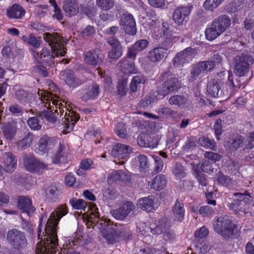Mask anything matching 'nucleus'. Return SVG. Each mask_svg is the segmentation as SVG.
<instances>
[{
  "mask_svg": "<svg viewBox=\"0 0 254 254\" xmlns=\"http://www.w3.org/2000/svg\"><path fill=\"white\" fill-rule=\"evenodd\" d=\"M67 212V207L63 204L59 205L51 214L45 228V232L47 237L43 242L37 244L36 254H56L58 245L57 235L58 222Z\"/></svg>",
  "mask_w": 254,
  "mask_h": 254,
  "instance_id": "obj_1",
  "label": "nucleus"
},
{
  "mask_svg": "<svg viewBox=\"0 0 254 254\" xmlns=\"http://www.w3.org/2000/svg\"><path fill=\"white\" fill-rule=\"evenodd\" d=\"M231 19L226 14L220 15L213 20L210 26L205 31L207 40L211 41L215 39L231 25Z\"/></svg>",
  "mask_w": 254,
  "mask_h": 254,
  "instance_id": "obj_2",
  "label": "nucleus"
},
{
  "mask_svg": "<svg viewBox=\"0 0 254 254\" xmlns=\"http://www.w3.org/2000/svg\"><path fill=\"white\" fill-rule=\"evenodd\" d=\"M233 195L237 197L231 203H229V208L240 215L246 214L250 211L253 205L250 193L244 192H235Z\"/></svg>",
  "mask_w": 254,
  "mask_h": 254,
  "instance_id": "obj_3",
  "label": "nucleus"
},
{
  "mask_svg": "<svg viewBox=\"0 0 254 254\" xmlns=\"http://www.w3.org/2000/svg\"><path fill=\"white\" fill-rule=\"evenodd\" d=\"M215 232L220 235L224 239L228 240L234 235L236 226L227 215H223L215 219L213 222Z\"/></svg>",
  "mask_w": 254,
  "mask_h": 254,
  "instance_id": "obj_4",
  "label": "nucleus"
},
{
  "mask_svg": "<svg viewBox=\"0 0 254 254\" xmlns=\"http://www.w3.org/2000/svg\"><path fill=\"white\" fill-rule=\"evenodd\" d=\"M164 81L158 87L157 92L159 95L165 96L170 93L177 92L181 87V82L174 74L169 72L163 74Z\"/></svg>",
  "mask_w": 254,
  "mask_h": 254,
  "instance_id": "obj_5",
  "label": "nucleus"
},
{
  "mask_svg": "<svg viewBox=\"0 0 254 254\" xmlns=\"http://www.w3.org/2000/svg\"><path fill=\"white\" fill-rule=\"evenodd\" d=\"M235 64L234 72L238 76H244L249 68L254 62L253 57L247 53L237 55L233 59Z\"/></svg>",
  "mask_w": 254,
  "mask_h": 254,
  "instance_id": "obj_6",
  "label": "nucleus"
},
{
  "mask_svg": "<svg viewBox=\"0 0 254 254\" xmlns=\"http://www.w3.org/2000/svg\"><path fill=\"white\" fill-rule=\"evenodd\" d=\"M44 40L49 43L52 48V51L57 56H64L66 52V48L62 47L61 36L58 33L53 34L45 33L43 34Z\"/></svg>",
  "mask_w": 254,
  "mask_h": 254,
  "instance_id": "obj_7",
  "label": "nucleus"
},
{
  "mask_svg": "<svg viewBox=\"0 0 254 254\" xmlns=\"http://www.w3.org/2000/svg\"><path fill=\"white\" fill-rule=\"evenodd\" d=\"M25 169L31 173L40 174L47 169V165L40 162L32 156L25 155L23 158Z\"/></svg>",
  "mask_w": 254,
  "mask_h": 254,
  "instance_id": "obj_8",
  "label": "nucleus"
},
{
  "mask_svg": "<svg viewBox=\"0 0 254 254\" xmlns=\"http://www.w3.org/2000/svg\"><path fill=\"white\" fill-rule=\"evenodd\" d=\"M83 56L85 63L89 65L96 67L100 66L103 63L104 56L99 49H93L85 52Z\"/></svg>",
  "mask_w": 254,
  "mask_h": 254,
  "instance_id": "obj_9",
  "label": "nucleus"
},
{
  "mask_svg": "<svg viewBox=\"0 0 254 254\" xmlns=\"http://www.w3.org/2000/svg\"><path fill=\"white\" fill-rule=\"evenodd\" d=\"M6 239L11 246L25 247L27 244L24 233L16 229H13L7 232Z\"/></svg>",
  "mask_w": 254,
  "mask_h": 254,
  "instance_id": "obj_10",
  "label": "nucleus"
},
{
  "mask_svg": "<svg viewBox=\"0 0 254 254\" xmlns=\"http://www.w3.org/2000/svg\"><path fill=\"white\" fill-rule=\"evenodd\" d=\"M196 55L195 49L188 47L178 53L173 59V64L176 66H182L188 63Z\"/></svg>",
  "mask_w": 254,
  "mask_h": 254,
  "instance_id": "obj_11",
  "label": "nucleus"
},
{
  "mask_svg": "<svg viewBox=\"0 0 254 254\" xmlns=\"http://www.w3.org/2000/svg\"><path fill=\"white\" fill-rule=\"evenodd\" d=\"M233 84V74L228 71V81L226 83L220 82L219 98L223 100L229 99L234 93Z\"/></svg>",
  "mask_w": 254,
  "mask_h": 254,
  "instance_id": "obj_12",
  "label": "nucleus"
},
{
  "mask_svg": "<svg viewBox=\"0 0 254 254\" xmlns=\"http://www.w3.org/2000/svg\"><path fill=\"white\" fill-rule=\"evenodd\" d=\"M120 24L123 27L126 33L134 35L136 33L135 20L132 15L128 13H124L120 21Z\"/></svg>",
  "mask_w": 254,
  "mask_h": 254,
  "instance_id": "obj_13",
  "label": "nucleus"
},
{
  "mask_svg": "<svg viewBox=\"0 0 254 254\" xmlns=\"http://www.w3.org/2000/svg\"><path fill=\"white\" fill-rule=\"evenodd\" d=\"M101 225L104 230L102 233L103 236L106 239L108 243L110 244H113L117 242V238L118 237L116 236L115 231V228L114 227V224L111 223L110 220L105 221L100 223Z\"/></svg>",
  "mask_w": 254,
  "mask_h": 254,
  "instance_id": "obj_14",
  "label": "nucleus"
},
{
  "mask_svg": "<svg viewBox=\"0 0 254 254\" xmlns=\"http://www.w3.org/2000/svg\"><path fill=\"white\" fill-rule=\"evenodd\" d=\"M107 41L111 47L108 52V57L112 60H118L123 54L122 47L120 42L112 37L108 38Z\"/></svg>",
  "mask_w": 254,
  "mask_h": 254,
  "instance_id": "obj_15",
  "label": "nucleus"
},
{
  "mask_svg": "<svg viewBox=\"0 0 254 254\" xmlns=\"http://www.w3.org/2000/svg\"><path fill=\"white\" fill-rule=\"evenodd\" d=\"M58 142L57 138L47 135H43L38 141V149L41 153H45L55 147Z\"/></svg>",
  "mask_w": 254,
  "mask_h": 254,
  "instance_id": "obj_16",
  "label": "nucleus"
},
{
  "mask_svg": "<svg viewBox=\"0 0 254 254\" xmlns=\"http://www.w3.org/2000/svg\"><path fill=\"white\" fill-rule=\"evenodd\" d=\"M1 159L3 170L7 173L13 172L17 164L15 156L10 152H5L2 155Z\"/></svg>",
  "mask_w": 254,
  "mask_h": 254,
  "instance_id": "obj_17",
  "label": "nucleus"
},
{
  "mask_svg": "<svg viewBox=\"0 0 254 254\" xmlns=\"http://www.w3.org/2000/svg\"><path fill=\"white\" fill-rule=\"evenodd\" d=\"M135 208V206L131 201H127L119 208L113 210V216L117 219L124 220L132 210Z\"/></svg>",
  "mask_w": 254,
  "mask_h": 254,
  "instance_id": "obj_18",
  "label": "nucleus"
},
{
  "mask_svg": "<svg viewBox=\"0 0 254 254\" xmlns=\"http://www.w3.org/2000/svg\"><path fill=\"white\" fill-rule=\"evenodd\" d=\"M132 150V148L129 145L118 143L114 146L111 154L115 158L126 159L131 152Z\"/></svg>",
  "mask_w": 254,
  "mask_h": 254,
  "instance_id": "obj_19",
  "label": "nucleus"
},
{
  "mask_svg": "<svg viewBox=\"0 0 254 254\" xmlns=\"http://www.w3.org/2000/svg\"><path fill=\"white\" fill-rule=\"evenodd\" d=\"M192 6L179 7L176 9L173 15V19L179 25H182L185 18L190 14Z\"/></svg>",
  "mask_w": 254,
  "mask_h": 254,
  "instance_id": "obj_20",
  "label": "nucleus"
},
{
  "mask_svg": "<svg viewBox=\"0 0 254 254\" xmlns=\"http://www.w3.org/2000/svg\"><path fill=\"white\" fill-rule=\"evenodd\" d=\"M3 135L6 139L12 140L16 133L17 123L13 120L2 124L1 127Z\"/></svg>",
  "mask_w": 254,
  "mask_h": 254,
  "instance_id": "obj_21",
  "label": "nucleus"
},
{
  "mask_svg": "<svg viewBox=\"0 0 254 254\" xmlns=\"http://www.w3.org/2000/svg\"><path fill=\"white\" fill-rule=\"evenodd\" d=\"M61 78L70 87L75 88L82 83L81 81L75 77L73 75V71L69 69H66L63 71Z\"/></svg>",
  "mask_w": 254,
  "mask_h": 254,
  "instance_id": "obj_22",
  "label": "nucleus"
},
{
  "mask_svg": "<svg viewBox=\"0 0 254 254\" xmlns=\"http://www.w3.org/2000/svg\"><path fill=\"white\" fill-rule=\"evenodd\" d=\"M17 207L29 215L33 213L35 209L32 205L31 200L28 197L23 195L18 197Z\"/></svg>",
  "mask_w": 254,
  "mask_h": 254,
  "instance_id": "obj_23",
  "label": "nucleus"
},
{
  "mask_svg": "<svg viewBox=\"0 0 254 254\" xmlns=\"http://www.w3.org/2000/svg\"><path fill=\"white\" fill-rule=\"evenodd\" d=\"M244 140L245 138L240 134L234 135L227 143V150L232 153L245 146Z\"/></svg>",
  "mask_w": 254,
  "mask_h": 254,
  "instance_id": "obj_24",
  "label": "nucleus"
},
{
  "mask_svg": "<svg viewBox=\"0 0 254 254\" xmlns=\"http://www.w3.org/2000/svg\"><path fill=\"white\" fill-rule=\"evenodd\" d=\"M168 50V47L164 46L155 48L149 52L148 58L152 62H160L164 59Z\"/></svg>",
  "mask_w": 254,
  "mask_h": 254,
  "instance_id": "obj_25",
  "label": "nucleus"
},
{
  "mask_svg": "<svg viewBox=\"0 0 254 254\" xmlns=\"http://www.w3.org/2000/svg\"><path fill=\"white\" fill-rule=\"evenodd\" d=\"M177 31L178 29L177 28H174L171 31L167 30L165 32L164 34H163L164 38L163 46L165 47H168V49L172 46L173 43L178 40L179 38L178 35L180 34V32H178Z\"/></svg>",
  "mask_w": 254,
  "mask_h": 254,
  "instance_id": "obj_26",
  "label": "nucleus"
},
{
  "mask_svg": "<svg viewBox=\"0 0 254 254\" xmlns=\"http://www.w3.org/2000/svg\"><path fill=\"white\" fill-rule=\"evenodd\" d=\"M172 212L175 220L182 222L184 219L185 212L183 202L179 199H177L173 207Z\"/></svg>",
  "mask_w": 254,
  "mask_h": 254,
  "instance_id": "obj_27",
  "label": "nucleus"
},
{
  "mask_svg": "<svg viewBox=\"0 0 254 254\" xmlns=\"http://www.w3.org/2000/svg\"><path fill=\"white\" fill-rule=\"evenodd\" d=\"M155 198L153 196H149L139 199L137 205L141 209L150 212L155 209Z\"/></svg>",
  "mask_w": 254,
  "mask_h": 254,
  "instance_id": "obj_28",
  "label": "nucleus"
},
{
  "mask_svg": "<svg viewBox=\"0 0 254 254\" xmlns=\"http://www.w3.org/2000/svg\"><path fill=\"white\" fill-rule=\"evenodd\" d=\"M169 104L178 107L184 108L190 105L189 99L184 95H175L171 96L168 99Z\"/></svg>",
  "mask_w": 254,
  "mask_h": 254,
  "instance_id": "obj_29",
  "label": "nucleus"
},
{
  "mask_svg": "<svg viewBox=\"0 0 254 254\" xmlns=\"http://www.w3.org/2000/svg\"><path fill=\"white\" fill-rule=\"evenodd\" d=\"M63 9L68 16L76 14L78 11L76 0H64Z\"/></svg>",
  "mask_w": 254,
  "mask_h": 254,
  "instance_id": "obj_30",
  "label": "nucleus"
},
{
  "mask_svg": "<svg viewBox=\"0 0 254 254\" xmlns=\"http://www.w3.org/2000/svg\"><path fill=\"white\" fill-rule=\"evenodd\" d=\"M25 10L21 6L17 4L13 5L7 10V15L10 18L19 19L24 15Z\"/></svg>",
  "mask_w": 254,
  "mask_h": 254,
  "instance_id": "obj_31",
  "label": "nucleus"
},
{
  "mask_svg": "<svg viewBox=\"0 0 254 254\" xmlns=\"http://www.w3.org/2000/svg\"><path fill=\"white\" fill-rule=\"evenodd\" d=\"M34 136L30 131L25 133L23 138L18 140L17 146L19 149L25 150L31 146V143L34 140Z\"/></svg>",
  "mask_w": 254,
  "mask_h": 254,
  "instance_id": "obj_32",
  "label": "nucleus"
},
{
  "mask_svg": "<svg viewBox=\"0 0 254 254\" xmlns=\"http://www.w3.org/2000/svg\"><path fill=\"white\" fill-rule=\"evenodd\" d=\"M167 184V179L163 175L156 176L152 181L151 188L156 190H162L165 188Z\"/></svg>",
  "mask_w": 254,
  "mask_h": 254,
  "instance_id": "obj_33",
  "label": "nucleus"
},
{
  "mask_svg": "<svg viewBox=\"0 0 254 254\" xmlns=\"http://www.w3.org/2000/svg\"><path fill=\"white\" fill-rule=\"evenodd\" d=\"M114 227L115 228V233L116 236L123 238L124 239H128L131 236V232L127 226L121 224L114 225Z\"/></svg>",
  "mask_w": 254,
  "mask_h": 254,
  "instance_id": "obj_34",
  "label": "nucleus"
},
{
  "mask_svg": "<svg viewBox=\"0 0 254 254\" xmlns=\"http://www.w3.org/2000/svg\"><path fill=\"white\" fill-rule=\"evenodd\" d=\"M146 80V78L143 75H137L134 76L130 84V89L133 92L137 91L138 88L141 87Z\"/></svg>",
  "mask_w": 254,
  "mask_h": 254,
  "instance_id": "obj_35",
  "label": "nucleus"
},
{
  "mask_svg": "<svg viewBox=\"0 0 254 254\" xmlns=\"http://www.w3.org/2000/svg\"><path fill=\"white\" fill-rule=\"evenodd\" d=\"M220 82L211 80L209 81L207 85V91L208 93L213 97H218L219 96Z\"/></svg>",
  "mask_w": 254,
  "mask_h": 254,
  "instance_id": "obj_36",
  "label": "nucleus"
},
{
  "mask_svg": "<svg viewBox=\"0 0 254 254\" xmlns=\"http://www.w3.org/2000/svg\"><path fill=\"white\" fill-rule=\"evenodd\" d=\"M190 165L193 170H194L195 169H199V170L200 169V171L206 173H210L213 171L212 163H211L208 160H202L201 162L197 164L196 166H195V164L193 163H191Z\"/></svg>",
  "mask_w": 254,
  "mask_h": 254,
  "instance_id": "obj_37",
  "label": "nucleus"
},
{
  "mask_svg": "<svg viewBox=\"0 0 254 254\" xmlns=\"http://www.w3.org/2000/svg\"><path fill=\"white\" fill-rule=\"evenodd\" d=\"M198 142L199 145L205 148H209L212 150H216L217 147L214 140L209 139L208 137L202 136L199 138Z\"/></svg>",
  "mask_w": 254,
  "mask_h": 254,
  "instance_id": "obj_38",
  "label": "nucleus"
},
{
  "mask_svg": "<svg viewBox=\"0 0 254 254\" xmlns=\"http://www.w3.org/2000/svg\"><path fill=\"white\" fill-rule=\"evenodd\" d=\"M120 64V66L124 70L125 73H133L136 72V69H135L134 64L132 62L129 63L127 59H123L119 63Z\"/></svg>",
  "mask_w": 254,
  "mask_h": 254,
  "instance_id": "obj_39",
  "label": "nucleus"
},
{
  "mask_svg": "<svg viewBox=\"0 0 254 254\" xmlns=\"http://www.w3.org/2000/svg\"><path fill=\"white\" fill-rule=\"evenodd\" d=\"M21 39L23 41L35 48L39 47L41 45V38L36 37L33 34H30L28 37L23 36Z\"/></svg>",
  "mask_w": 254,
  "mask_h": 254,
  "instance_id": "obj_40",
  "label": "nucleus"
},
{
  "mask_svg": "<svg viewBox=\"0 0 254 254\" xmlns=\"http://www.w3.org/2000/svg\"><path fill=\"white\" fill-rule=\"evenodd\" d=\"M71 114V115L69 114L67 117L65 118L64 120L63 121L65 125L64 127L67 129H69V131L73 129L75 124L79 119V117L77 116L74 115L72 113Z\"/></svg>",
  "mask_w": 254,
  "mask_h": 254,
  "instance_id": "obj_41",
  "label": "nucleus"
},
{
  "mask_svg": "<svg viewBox=\"0 0 254 254\" xmlns=\"http://www.w3.org/2000/svg\"><path fill=\"white\" fill-rule=\"evenodd\" d=\"M99 86L97 84H94L92 87L89 88L86 93L83 95L82 99L86 101L96 98L99 94Z\"/></svg>",
  "mask_w": 254,
  "mask_h": 254,
  "instance_id": "obj_42",
  "label": "nucleus"
},
{
  "mask_svg": "<svg viewBox=\"0 0 254 254\" xmlns=\"http://www.w3.org/2000/svg\"><path fill=\"white\" fill-rule=\"evenodd\" d=\"M216 180L217 183L225 187H230L232 185L231 179L224 175L222 172L219 171L216 174Z\"/></svg>",
  "mask_w": 254,
  "mask_h": 254,
  "instance_id": "obj_43",
  "label": "nucleus"
},
{
  "mask_svg": "<svg viewBox=\"0 0 254 254\" xmlns=\"http://www.w3.org/2000/svg\"><path fill=\"white\" fill-rule=\"evenodd\" d=\"M134 161L139 165L140 170H145L149 167V162L147 157L144 155L139 154L135 156Z\"/></svg>",
  "mask_w": 254,
  "mask_h": 254,
  "instance_id": "obj_44",
  "label": "nucleus"
},
{
  "mask_svg": "<svg viewBox=\"0 0 254 254\" xmlns=\"http://www.w3.org/2000/svg\"><path fill=\"white\" fill-rule=\"evenodd\" d=\"M38 116L41 119H45L47 122L55 123L56 121V118L55 113L51 110H44L42 112H38Z\"/></svg>",
  "mask_w": 254,
  "mask_h": 254,
  "instance_id": "obj_45",
  "label": "nucleus"
},
{
  "mask_svg": "<svg viewBox=\"0 0 254 254\" xmlns=\"http://www.w3.org/2000/svg\"><path fill=\"white\" fill-rule=\"evenodd\" d=\"M69 203L73 209H81L84 211L85 210L87 203L86 201L82 199H76L72 198L70 199Z\"/></svg>",
  "mask_w": 254,
  "mask_h": 254,
  "instance_id": "obj_46",
  "label": "nucleus"
},
{
  "mask_svg": "<svg viewBox=\"0 0 254 254\" xmlns=\"http://www.w3.org/2000/svg\"><path fill=\"white\" fill-rule=\"evenodd\" d=\"M59 191L55 186H51L46 190V199L49 201H55L57 198Z\"/></svg>",
  "mask_w": 254,
  "mask_h": 254,
  "instance_id": "obj_47",
  "label": "nucleus"
},
{
  "mask_svg": "<svg viewBox=\"0 0 254 254\" xmlns=\"http://www.w3.org/2000/svg\"><path fill=\"white\" fill-rule=\"evenodd\" d=\"M96 5L103 10H108L113 8L115 4L114 0H96Z\"/></svg>",
  "mask_w": 254,
  "mask_h": 254,
  "instance_id": "obj_48",
  "label": "nucleus"
},
{
  "mask_svg": "<svg viewBox=\"0 0 254 254\" xmlns=\"http://www.w3.org/2000/svg\"><path fill=\"white\" fill-rule=\"evenodd\" d=\"M64 146L60 143L57 150L51 157L52 161L54 164H59L61 162V159L64 156Z\"/></svg>",
  "mask_w": 254,
  "mask_h": 254,
  "instance_id": "obj_49",
  "label": "nucleus"
},
{
  "mask_svg": "<svg viewBox=\"0 0 254 254\" xmlns=\"http://www.w3.org/2000/svg\"><path fill=\"white\" fill-rule=\"evenodd\" d=\"M224 0H206L203 4L204 8L206 10L213 11L218 7Z\"/></svg>",
  "mask_w": 254,
  "mask_h": 254,
  "instance_id": "obj_50",
  "label": "nucleus"
},
{
  "mask_svg": "<svg viewBox=\"0 0 254 254\" xmlns=\"http://www.w3.org/2000/svg\"><path fill=\"white\" fill-rule=\"evenodd\" d=\"M244 150L252 149L254 148V131L249 132L245 136Z\"/></svg>",
  "mask_w": 254,
  "mask_h": 254,
  "instance_id": "obj_51",
  "label": "nucleus"
},
{
  "mask_svg": "<svg viewBox=\"0 0 254 254\" xmlns=\"http://www.w3.org/2000/svg\"><path fill=\"white\" fill-rule=\"evenodd\" d=\"M173 172L175 176L179 179L185 177L187 175L184 167L179 162L175 164Z\"/></svg>",
  "mask_w": 254,
  "mask_h": 254,
  "instance_id": "obj_52",
  "label": "nucleus"
},
{
  "mask_svg": "<svg viewBox=\"0 0 254 254\" xmlns=\"http://www.w3.org/2000/svg\"><path fill=\"white\" fill-rule=\"evenodd\" d=\"M158 112L160 115L164 116L166 118H173L177 114V111H176L169 107H163L159 108Z\"/></svg>",
  "mask_w": 254,
  "mask_h": 254,
  "instance_id": "obj_53",
  "label": "nucleus"
},
{
  "mask_svg": "<svg viewBox=\"0 0 254 254\" xmlns=\"http://www.w3.org/2000/svg\"><path fill=\"white\" fill-rule=\"evenodd\" d=\"M115 131L120 138H126L127 137L125 125L123 123H119L117 125Z\"/></svg>",
  "mask_w": 254,
  "mask_h": 254,
  "instance_id": "obj_54",
  "label": "nucleus"
},
{
  "mask_svg": "<svg viewBox=\"0 0 254 254\" xmlns=\"http://www.w3.org/2000/svg\"><path fill=\"white\" fill-rule=\"evenodd\" d=\"M166 224L163 220L160 221L155 227L151 228V232L154 235L161 234L166 231Z\"/></svg>",
  "mask_w": 254,
  "mask_h": 254,
  "instance_id": "obj_55",
  "label": "nucleus"
},
{
  "mask_svg": "<svg viewBox=\"0 0 254 254\" xmlns=\"http://www.w3.org/2000/svg\"><path fill=\"white\" fill-rule=\"evenodd\" d=\"M210 249V246L205 242H200L198 241L195 245V250L199 253H207Z\"/></svg>",
  "mask_w": 254,
  "mask_h": 254,
  "instance_id": "obj_56",
  "label": "nucleus"
},
{
  "mask_svg": "<svg viewBox=\"0 0 254 254\" xmlns=\"http://www.w3.org/2000/svg\"><path fill=\"white\" fill-rule=\"evenodd\" d=\"M204 72L200 64L197 63L193 65L190 72V77L193 80H195L196 78Z\"/></svg>",
  "mask_w": 254,
  "mask_h": 254,
  "instance_id": "obj_57",
  "label": "nucleus"
},
{
  "mask_svg": "<svg viewBox=\"0 0 254 254\" xmlns=\"http://www.w3.org/2000/svg\"><path fill=\"white\" fill-rule=\"evenodd\" d=\"M193 171L195 178L199 184L203 187H206L207 185L208 182L205 176L199 169H195Z\"/></svg>",
  "mask_w": 254,
  "mask_h": 254,
  "instance_id": "obj_58",
  "label": "nucleus"
},
{
  "mask_svg": "<svg viewBox=\"0 0 254 254\" xmlns=\"http://www.w3.org/2000/svg\"><path fill=\"white\" fill-rule=\"evenodd\" d=\"M44 98L46 101L52 102V104L55 105L57 108L58 106L60 108L62 105V102L58 100V97L52 93H48L47 95L44 96Z\"/></svg>",
  "mask_w": 254,
  "mask_h": 254,
  "instance_id": "obj_59",
  "label": "nucleus"
},
{
  "mask_svg": "<svg viewBox=\"0 0 254 254\" xmlns=\"http://www.w3.org/2000/svg\"><path fill=\"white\" fill-rule=\"evenodd\" d=\"M29 127L33 130H38L41 128V125L37 117H31L27 121Z\"/></svg>",
  "mask_w": 254,
  "mask_h": 254,
  "instance_id": "obj_60",
  "label": "nucleus"
},
{
  "mask_svg": "<svg viewBox=\"0 0 254 254\" xmlns=\"http://www.w3.org/2000/svg\"><path fill=\"white\" fill-rule=\"evenodd\" d=\"M213 213V209L208 205L200 206L199 208V214L204 217L208 216Z\"/></svg>",
  "mask_w": 254,
  "mask_h": 254,
  "instance_id": "obj_61",
  "label": "nucleus"
},
{
  "mask_svg": "<svg viewBox=\"0 0 254 254\" xmlns=\"http://www.w3.org/2000/svg\"><path fill=\"white\" fill-rule=\"evenodd\" d=\"M154 98L151 95L146 96L140 102V106L144 109L151 105L154 102Z\"/></svg>",
  "mask_w": 254,
  "mask_h": 254,
  "instance_id": "obj_62",
  "label": "nucleus"
},
{
  "mask_svg": "<svg viewBox=\"0 0 254 254\" xmlns=\"http://www.w3.org/2000/svg\"><path fill=\"white\" fill-rule=\"evenodd\" d=\"M148 42L146 40L140 39L137 41L133 45V46L135 48L138 52L143 51L148 46Z\"/></svg>",
  "mask_w": 254,
  "mask_h": 254,
  "instance_id": "obj_63",
  "label": "nucleus"
},
{
  "mask_svg": "<svg viewBox=\"0 0 254 254\" xmlns=\"http://www.w3.org/2000/svg\"><path fill=\"white\" fill-rule=\"evenodd\" d=\"M208 230L204 226H203L196 230L194 233L196 238L203 239L206 237L208 234Z\"/></svg>",
  "mask_w": 254,
  "mask_h": 254,
  "instance_id": "obj_64",
  "label": "nucleus"
}]
</instances>
